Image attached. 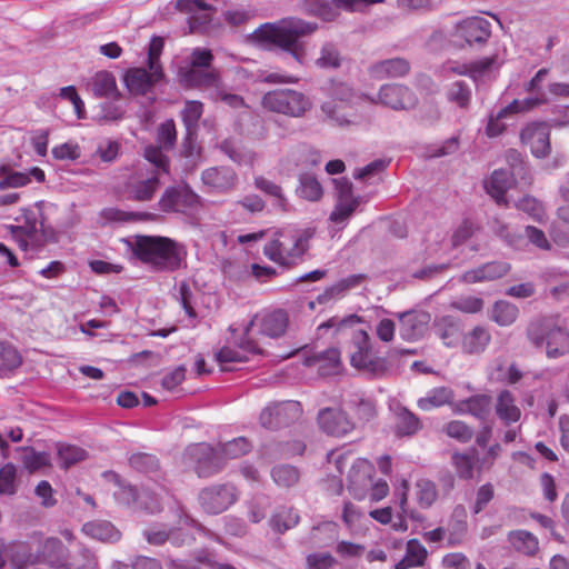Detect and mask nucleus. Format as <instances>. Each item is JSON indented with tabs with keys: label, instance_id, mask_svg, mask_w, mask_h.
Masks as SVG:
<instances>
[{
	"label": "nucleus",
	"instance_id": "obj_1",
	"mask_svg": "<svg viewBox=\"0 0 569 569\" xmlns=\"http://www.w3.org/2000/svg\"><path fill=\"white\" fill-rule=\"evenodd\" d=\"M68 556V548L59 538L43 537L41 532H34L29 541L21 542L10 562L14 569H26L39 563L53 569H99L97 557L88 548L80 550L82 563L69 562Z\"/></svg>",
	"mask_w": 569,
	"mask_h": 569
},
{
	"label": "nucleus",
	"instance_id": "obj_2",
	"mask_svg": "<svg viewBox=\"0 0 569 569\" xmlns=\"http://www.w3.org/2000/svg\"><path fill=\"white\" fill-rule=\"evenodd\" d=\"M317 29L318 24L316 22L290 17L276 23H264L254 31V34L260 42L282 49L302 64L307 52L301 39L312 34Z\"/></svg>",
	"mask_w": 569,
	"mask_h": 569
},
{
	"label": "nucleus",
	"instance_id": "obj_3",
	"mask_svg": "<svg viewBox=\"0 0 569 569\" xmlns=\"http://www.w3.org/2000/svg\"><path fill=\"white\" fill-rule=\"evenodd\" d=\"M132 252L142 263L156 271L172 272L186 258L183 246L168 237L138 234Z\"/></svg>",
	"mask_w": 569,
	"mask_h": 569
},
{
	"label": "nucleus",
	"instance_id": "obj_4",
	"mask_svg": "<svg viewBox=\"0 0 569 569\" xmlns=\"http://www.w3.org/2000/svg\"><path fill=\"white\" fill-rule=\"evenodd\" d=\"M312 234L310 230L279 232L264 246L263 252L276 263L293 264L308 250Z\"/></svg>",
	"mask_w": 569,
	"mask_h": 569
},
{
	"label": "nucleus",
	"instance_id": "obj_5",
	"mask_svg": "<svg viewBox=\"0 0 569 569\" xmlns=\"http://www.w3.org/2000/svg\"><path fill=\"white\" fill-rule=\"evenodd\" d=\"M527 336L536 347H542L546 341L548 358H558L569 352V332L557 326L552 317L531 321Z\"/></svg>",
	"mask_w": 569,
	"mask_h": 569
},
{
	"label": "nucleus",
	"instance_id": "obj_6",
	"mask_svg": "<svg viewBox=\"0 0 569 569\" xmlns=\"http://www.w3.org/2000/svg\"><path fill=\"white\" fill-rule=\"evenodd\" d=\"M349 336L350 365L373 377L385 376L389 370L388 361L386 358L372 353L368 332L362 329H352Z\"/></svg>",
	"mask_w": 569,
	"mask_h": 569
},
{
	"label": "nucleus",
	"instance_id": "obj_7",
	"mask_svg": "<svg viewBox=\"0 0 569 569\" xmlns=\"http://www.w3.org/2000/svg\"><path fill=\"white\" fill-rule=\"evenodd\" d=\"M261 107L272 113L301 118L311 110L312 101L302 91L283 88L266 92L261 98Z\"/></svg>",
	"mask_w": 569,
	"mask_h": 569
},
{
	"label": "nucleus",
	"instance_id": "obj_8",
	"mask_svg": "<svg viewBox=\"0 0 569 569\" xmlns=\"http://www.w3.org/2000/svg\"><path fill=\"white\" fill-rule=\"evenodd\" d=\"M386 0H299V9L323 21H333L341 10L355 11L358 3L371 6L382 3Z\"/></svg>",
	"mask_w": 569,
	"mask_h": 569
},
{
	"label": "nucleus",
	"instance_id": "obj_9",
	"mask_svg": "<svg viewBox=\"0 0 569 569\" xmlns=\"http://www.w3.org/2000/svg\"><path fill=\"white\" fill-rule=\"evenodd\" d=\"M491 36V24L481 17H470L457 22L451 32L453 42L465 46L485 44Z\"/></svg>",
	"mask_w": 569,
	"mask_h": 569
},
{
	"label": "nucleus",
	"instance_id": "obj_10",
	"mask_svg": "<svg viewBox=\"0 0 569 569\" xmlns=\"http://www.w3.org/2000/svg\"><path fill=\"white\" fill-rule=\"evenodd\" d=\"M159 206L164 212L184 213L186 209L200 208L201 198L187 183H180L164 190Z\"/></svg>",
	"mask_w": 569,
	"mask_h": 569
},
{
	"label": "nucleus",
	"instance_id": "obj_11",
	"mask_svg": "<svg viewBox=\"0 0 569 569\" xmlns=\"http://www.w3.org/2000/svg\"><path fill=\"white\" fill-rule=\"evenodd\" d=\"M184 458L188 462L194 465L199 477H208L220 470L219 449L212 448L208 443H193L187 447Z\"/></svg>",
	"mask_w": 569,
	"mask_h": 569
},
{
	"label": "nucleus",
	"instance_id": "obj_12",
	"mask_svg": "<svg viewBox=\"0 0 569 569\" xmlns=\"http://www.w3.org/2000/svg\"><path fill=\"white\" fill-rule=\"evenodd\" d=\"M237 500V490L232 485H214L204 488L199 493L202 509L212 515L221 513Z\"/></svg>",
	"mask_w": 569,
	"mask_h": 569
},
{
	"label": "nucleus",
	"instance_id": "obj_13",
	"mask_svg": "<svg viewBox=\"0 0 569 569\" xmlns=\"http://www.w3.org/2000/svg\"><path fill=\"white\" fill-rule=\"evenodd\" d=\"M520 140L538 159L547 158L551 152L550 128L543 121L527 123L520 131Z\"/></svg>",
	"mask_w": 569,
	"mask_h": 569
},
{
	"label": "nucleus",
	"instance_id": "obj_14",
	"mask_svg": "<svg viewBox=\"0 0 569 569\" xmlns=\"http://www.w3.org/2000/svg\"><path fill=\"white\" fill-rule=\"evenodd\" d=\"M288 315L283 310H272L256 315L244 328V335H251L254 327L261 335L278 338L282 336L288 327Z\"/></svg>",
	"mask_w": 569,
	"mask_h": 569
},
{
	"label": "nucleus",
	"instance_id": "obj_15",
	"mask_svg": "<svg viewBox=\"0 0 569 569\" xmlns=\"http://www.w3.org/2000/svg\"><path fill=\"white\" fill-rule=\"evenodd\" d=\"M378 100L393 110H409L418 103V98L410 88L397 83L383 84L378 92Z\"/></svg>",
	"mask_w": 569,
	"mask_h": 569
},
{
	"label": "nucleus",
	"instance_id": "obj_16",
	"mask_svg": "<svg viewBox=\"0 0 569 569\" xmlns=\"http://www.w3.org/2000/svg\"><path fill=\"white\" fill-rule=\"evenodd\" d=\"M373 475L375 467L367 459H358L351 466L348 473V490L351 492L355 499L363 500L367 498Z\"/></svg>",
	"mask_w": 569,
	"mask_h": 569
},
{
	"label": "nucleus",
	"instance_id": "obj_17",
	"mask_svg": "<svg viewBox=\"0 0 569 569\" xmlns=\"http://www.w3.org/2000/svg\"><path fill=\"white\" fill-rule=\"evenodd\" d=\"M262 349L249 336L244 338L237 346H224L217 353V361L223 366L224 370H230L227 365L246 362L251 356L261 355Z\"/></svg>",
	"mask_w": 569,
	"mask_h": 569
},
{
	"label": "nucleus",
	"instance_id": "obj_18",
	"mask_svg": "<svg viewBox=\"0 0 569 569\" xmlns=\"http://www.w3.org/2000/svg\"><path fill=\"white\" fill-rule=\"evenodd\" d=\"M318 423L322 431L335 437H343L355 429V423L349 419L347 412L335 408L320 410Z\"/></svg>",
	"mask_w": 569,
	"mask_h": 569
},
{
	"label": "nucleus",
	"instance_id": "obj_19",
	"mask_svg": "<svg viewBox=\"0 0 569 569\" xmlns=\"http://www.w3.org/2000/svg\"><path fill=\"white\" fill-rule=\"evenodd\" d=\"M430 315L426 311H408L399 317V333L403 340L416 341L427 331Z\"/></svg>",
	"mask_w": 569,
	"mask_h": 569
},
{
	"label": "nucleus",
	"instance_id": "obj_20",
	"mask_svg": "<svg viewBox=\"0 0 569 569\" xmlns=\"http://www.w3.org/2000/svg\"><path fill=\"white\" fill-rule=\"evenodd\" d=\"M335 189L337 192V210L338 213H353L357 210H362V203L367 201L365 196H355L351 181L346 178L333 179Z\"/></svg>",
	"mask_w": 569,
	"mask_h": 569
},
{
	"label": "nucleus",
	"instance_id": "obj_21",
	"mask_svg": "<svg viewBox=\"0 0 569 569\" xmlns=\"http://www.w3.org/2000/svg\"><path fill=\"white\" fill-rule=\"evenodd\" d=\"M201 180L209 191L226 192L234 187L237 174L229 167H213L201 173Z\"/></svg>",
	"mask_w": 569,
	"mask_h": 569
},
{
	"label": "nucleus",
	"instance_id": "obj_22",
	"mask_svg": "<svg viewBox=\"0 0 569 569\" xmlns=\"http://www.w3.org/2000/svg\"><path fill=\"white\" fill-rule=\"evenodd\" d=\"M509 270V263L503 261H491L463 272L460 277V281L463 283L493 281L507 274Z\"/></svg>",
	"mask_w": 569,
	"mask_h": 569
},
{
	"label": "nucleus",
	"instance_id": "obj_23",
	"mask_svg": "<svg viewBox=\"0 0 569 569\" xmlns=\"http://www.w3.org/2000/svg\"><path fill=\"white\" fill-rule=\"evenodd\" d=\"M495 413L505 426H510L521 419V409L510 390L503 389L498 392L495 401Z\"/></svg>",
	"mask_w": 569,
	"mask_h": 569
},
{
	"label": "nucleus",
	"instance_id": "obj_24",
	"mask_svg": "<svg viewBox=\"0 0 569 569\" xmlns=\"http://www.w3.org/2000/svg\"><path fill=\"white\" fill-rule=\"evenodd\" d=\"M23 217L27 218L24 224L12 226L11 233L18 240L20 248L26 250L28 246L40 244L43 241L41 233L43 222H40L39 228L36 216Z\"/></svg>",
	"mask_w": 569,
	"mask_h": 569
},
{
	"label": "nucleus",
	"instance_id": "obj_25",
	"mask_svg": "<svg viewBox=\"0 0 569 569\" xmlns=\"http://www.w3.org/2000/svg\"><path fill=\"white\" fill-rule=\"evenodd\" d=\"M491 342V333L483 326H476L461 337V350L467 355L482 353Z\"/></svg>",
	"mask_w": 569,
	"mask_h": 569
},
{
	"label": "nucleus",
	"instance_id": "obj_26",
	"mask_svg": "<svg viewBox=\"0 0 569 569\" xmlns=\"http://www.w3.org/2000/svg\"><path fill=\"white\" fill-rule=\"evenodd\" d=\"M516 180L509 170L497 169L491 173L486 189L497 203L506 202V192L515 184Z\"/></svg>",
	"mask_w": 569,
	"mask_h": 569
},
{
	"label": "nucleus",
	"instance_id": "obj_27",
	"mask_svg": "<svg viewBox=\"0 0 569 569\" xmlns=\"http://www.w3.org/2000/svg\"><path fill=\"white\" fill-rule=\"evenodd\" d=\"M492 407L491 397L485 393L475 395L459 402L456 412L468 413L479 420H486Z\"/></svg>",
	"mask_w": 569,
	"mask_h": 569
},
{
	"label": "nucleus",
	"instance_id": "obj_28",
	"mask_svg": "<svg viewBox=\"0 0 569 569\" xmlns=\"http://www.w3.org/2000/svg\"><path fill=\"white\" fill-rule=\"evenodd\" d=\"M127 89L136 96H146L154 87L153 77L143 68H133L124 76Z\"/></svg>",
	"mask_w": 569,
	"mask_h": 569
},
{
	"label": "nucleus",
	"instance_id": "obj_29",
	"mask_svg": "<svg viewBox=\"0 0 569 569\" xmlns=\"http://www.w3.org/2000/svg\"><path fill=\"white\" fill-rule=\"evenodd\" d=\"M370 70L377 78H398L409 73L410 63L405 58H392L376 62Z\"/></svg>",
	"mask_w": 569,
	"mask_h": 569
},
{
	"label": "nucleus",
	"instance_id": "obj_30",
	"mask_svg": "<svg viewBox=\"0 0 569 569\" xmlns=\"http://www.w3.org/2000/svg\"><path fill=\"white\" fill-rule=\"evenodd\" d=\"M395 417V431L399 437H411L422 429L419 417L406 407L398 408Z\"/></svg>",
	"mask_w": 569,
	"mask_h": 569
},
{
	"label": "nucleus",
	"instance_id": "obj_31",
	"mask_svg": "<svg viewBox=\"0 0 569 569\" xmlns=\"http://www.w3.org/2000/svg\"><path fill=\"white\" fill-rule=\"evenodd\" d=\"M435 328L442 342L452 348L458 345L460 337V323L453 316H441L435 320Z\"/></svg>",
	"mask_w": 569,
	"mask_h": 569
},
{
	"label": "nucleus",
	"instance_id": "obj_32",
	"mask_svg": "<svg viewBox=\"0 0 569 569\" xmlns=\"http://www.w3.org/2000/svg\"><path fill=\"white\" fill-rule=\"evenodd\" d=\"M510 546L519 553L533 557L539 551L538 538L527 530H512L508 533Z\"/></svg>",
	"mask_w": 569,
	"mask_h": 569
},
{
	"label": "nucleus",
	"instance_id": "obj_33",
	"mask_svg": "<svg viewBox=\"0 0 569 569\" xmlns=\"http://www.w3.org/2000/svg\"><path fill=\"white\" fill-rule=\"evenodd\" d=\"M82 531L93 539L102 542H117L121 532L109 521L94 520L83 525Z\"/></svg>",
	"mask_w": 569,
	"mask_h": 569
},
{
	"label": "nucleus",
	"instance_id": "obj_34",
	"mask_svg": "<svg viewBox=\"0 0 569 569\" xmlns=\"http://www.w3.org/2000/svg\"><path fill=\"white\" fill-rule=\"evenodd\" d=\"M455 399V392L449 387H437L431 389L426 397L418 399L417 406L423 411L449 405Z\"/></svg>",
	"mask_w": 569,
	"mask_h": 569
},
{
	"label": "nucleus",
	"instance_id": "obj_35",
	"mask_svg": "<svg viewBox=\"0 0 569 569\" xmlns=\"http://www.w3.org/2000/svg\"><path fill=\"white\" fill-rule=\"evenodd\" d=\"M257 189L271 198L272 207L277 211H289V204L283 196L282 188L276 182L260 176L254 178Z\"/></svg>",
	"mask_w": 569,
	"mask_h": 569
},
{
	"label": "nucleus",
	"instance_id": "obj_36",
	"mask_svg": "<svg viewBox=\"0 0 569 569\" xmlns=\"http://www.w3.org/2000/svg\"><path fill=\"white\" fill-rule=\"evenodd\" d=\"M22 365V356L12 343L0 339V376H8Z\"/></svg>",
	"mask_w": 569,
	"mask_h": 569
},
{
	"label": "nucleus",
	"instance_id": "obj_37",
	"mask_svg": "<svg viewBox=\"0 0 569 569\" xmlns=\"http://www.w3.org/2000/svg\"><path fill=\"white\" fill-rule=\"evenodd\" d=\"M315 361L318 363V371L321 376L337 375L341 369V355L337 348H329L318 353Z\"/></svg>",
	"mask_w": 569,
	"mask_h": 569
},
{
	"label": "nucleus",
	"instance_id": "obj_38",
	"mask_svg": "<svg viewBox=\"0 0 569 569\" xmlns=\"http://www.w3.org/2000/svg\"><path fill=\"white\" fill-rule=\"evenodd\" d=\"M519 316V309L516 305L499 300L493 303L490 319L500 327L511 326Z\"/></svg>",
	"mask_w": 569,
	"mask_h": 569
},
{
	"label": "nucleus",
	"instance_id": "obj_39",
	"mask_svg": "<svg viewBox=\"0 0 569 569\" xmlns=\"http://www.w3.org/2000/svg\"><path fill=\"white\" fill-rule=\"evenodd\" d=\"M92 92L98 98L116 96L120 93L117 89V82L114 76L109 71H100L92 78Z\"/></svg>",
	"mask_w": 569,
	"mask_h": 569
},
{
	"label": "nucleus",
	"instance_id": "obj_40",
	"mask_svg": "<svg viewBox=\"0 0 569 569\" xmlns=\"http://www.w3.org/2000/svg\"><path fill=\"white\" fill-rule=\"evenodd\" d=\"M296 192L299 198L308 201H318L323 194L322 187L318 179L309 173L300 174L299 186Z\"/></svg>",
	"mask_w": 569,
	"mask_h": 569
},
{
	"label": "nucleus",
	"instance_id": "obj_41",
	"mask_svg": "<svg viewBox=\"0 0 569 569\" xmlns=\"http://www.w3.org/2000/svg\"><path fill=\"white\" fill-rule=\"evenodd\" d=\"M251 448L252 445L247 438L238 437L222 443L218 449L220 459H237L250 452Z\"/></svg>",
	"mask_w": 569,
	"mask_h": 569
},
{
	"label": "nucleus",
	"instance_id": "obj_42",
	"mask_svg": "<svg viewBox=\"0 0 569 569\" xmlns=\"http://www.w3.org/2000/svg\"><path fill=\"white\" fill-rule=\"evenodd\" d=\"M203 114V103L198 100H187L180 112L186 130H198L199 120Z\"/></svg>",
	"mask_w": 569,
	"mask_h": 569
},
{
	"label": "nucleus",
	"instance_id": "obj_43",
	"mask_svg": "<svg viewBox=\"0 0 569 569\" xmlns=\"http://www.w3.org/2000/svg\"><path fill=\"white\" fill-rule=\"evenodd\" d=\"M476 455L473 453H461L453 452L451 456V462L455 467L457 476L460 479H472L475 468Z\"/></svg>",
	"mask_w": 569,
	"mask_h": 569
},
{
	"label": "nucleus",
	"instance_id": "obj_44",
	"mask_svg": "<svg viewBox=\"0 0 569 569\" xmlns=\"http://www.w3.org/2000/svg\"><path fill=\"white\" fill-rule=\"evenodd\" d=\"M271 477L277 486L289 488L298 483L300 473L298 469L290 465L277 466L271 471Z\"/></svg>",
	"mask_w": 569,
	"mask_h": 569
},
{
	"label": "nucleus",
	"instance_id": "obj_45",
	"mask_svg": "<svg viewBox=\"0 0 569 569\" xmlns=\"http://www.w3.org/2000/svg\"><path fill=\"white\" fill-rule=\"evenodd\" d=\"M442 431L451 439L467 443L473 438V429L461 420H451L442 427Z\"/></svg>",
	"mask_w": 569,
	"mask_h": 569
},
{
	"label": "nucleus",
	"instance_id": "obj_46",
	"mask_svg": "<svg viewBox=\"0 0 569 569\" xmlns=\"http://www.w3.org/2000/svg\"><path fill=\"white\" fill-rule=\"evenodd\" d=\"M316 64L321 69H336L341 64L340 52L332 42H326L320 50Z\"/></svg>",
	"mask_w": 569,
	"mask_h": 569
},
{
	"label": "nucleus",
	"instance_id": "obj_47",
	"mask_svg": "<svg viewBox=\"0 0 569 569\" xmlns=\"http://www.w3.org/2000/svg\"><path fill=\"white\" fill-rule=\"evenodd\" d=\"M483 307V300L476 296H460L449 303L450 309L468 315L478 313Z\"/></svg>",
	"mask_w": 569,
	"mask_h": 569
},
{
	"label": "nucleus",
	"instance_id": "obj_48",
	"mask_svg": "<svg viewBox=\"0 0 569 569\" xmlns=\"http://www.w3.org/2000/svg\"><path fill=\"white\" fill-rule=\"evenodd\" d=\"M416 497L420 507L429 508L438 497L436 485L428 479H420L416 483Z\"/></svg>",
	"mask_w": 569,
	"mask_h": 569
},
{
	"label": "nucleus",
	"instance_id": "obj_49",
	"mask_svg": "<svg viewBox=\"0 0 569 569\" xmlns=\"http://www.w3.org/2000/svg\"><path fill=\"white\" fill-rule=\"evenodd\" d=\"M0 189L19 188L30 182L26 172L12 171L8 166H0Z\"/></svg>",
	"mask_w": 569,
	"mask_h": 569
},
{
	"label": "nucleus",
	"instance_id": "obj_50",
	"mask_svg": "<svg viewBox=\"0 0 569 569\" xmlns=\"http://www.w3.org/2000/svg\"><path fill=\"white\" fill-rule=\"evenodd\" d=\"M447 97L458 107L468 108L471 101V89L465 81H456L451 84Z\"/></svg>",
	"mask_w": 569,
	"mask_h": 569
},
{
	"label": "nucleus",
	"instance_id": "obj_51",
	"mask_svg": "<svg viewBox=\"0 0 569 569\" xmlns=\"http://www.w3.org/2000/svg\"><path fill=\"white\" fill-rule=\"evenodd\" d=\"M27 452L22 458L23 467L29 472L38 471L51 465L50 456L47 452H37L32 448H23Z\"/></svg>",
	"mask_w": 569,
	"mask_h": 569
},
{
	"label": "nucleus",
	"instance_id": "obj_52",
	"mask_svg": "<svg viewBox=\"0 0 569 569\" xmlns=\"http://www.w3.org/2000/svg\"><path fill=\"white\" fill-rule=\"evenodd\" d=\"M506 158L510 167V174L516 179L526 180L529 174V168L521 153L516 149H510L507 151Z\"/></svg>",
	"mask_w": 569,
	"mask_h": 569
},
{
	"label": "nucleus",
	"instance_id": "obj_53",
	"mask_svg": "<svg viewBox=\"0 0 569 569\" xmlns=\"http://www.w3.org/2000/svg\"><path fill=\"white\" fill-rule=\"evenodd\" d=\"M177 141L176 124L172 119L162 122L158 128L157 142L164 150H171Z\"/></svg>",
	"mask_w": 569,
	"mask_h": 569
},
{
	"label": "nucleus",
	"instance_id": "obj_54",
	"mask_svg": "<svg viewBox=\"0 0 569 569\" xmlns=\"http://www.w3.org/2000/svg\"><path fill=\"white\" fill-rule=\"evenodd\" d=\"M470 64L472 79L477 80L491 70H498L501 67L502 61L498 60V54H492L490 57H483L481 59L472 61L470 62Z\"/></svg>",
	"mask_w": 569,
	"mask_h": 569
},
{
	"label": "nucleus",
	"instance_id": "obj_55",
	"mask_svg": "<svg viewBox=\"0 0 569 569\" xmlns=\"http://www.w3.org/2000/svg\"><path fill=\"white\" fill-rule=\"evenodd\" d=\"M298 521L299 516L296 511L292 509H282L272 517L271 526L276 531L284 532L295 527Z\"/></svg>",
	"mask_w": 569,
	"mask_h": 569
},
{
	"label": "nucleus",
	"instance_id": "obj_56",
	"mask_svg": "<svg viewBox=\"0 0 569 569\" xmlns=\"http://www.w3.org/2000/svg\"><path fill=\"white\" fill-rule=\"evenodd\" d=\"M17 469L11 462L6 463L0 469V495H13L17 490L16 485Z\"/></svg>",
	"mask_w": 569,
	"mask_h": 569
},
{
	"label": "nucleus",
	"instance_id": "obj_57",
	"mask_svg": "<svg viewBox=\"0 0 569 569\" xmlns=\"http://www.w3.org/2000/svg\"><path fill=\"white\" fill-rule=\"evenodd\" d=\"M162 149L163 148L161 146L149 144L143 150V157L162 172L169 173V159L163 154Z\"/></svg>",
	"mask_w": 569,
	"mask_h": 569
},
{
	"label": "nucleus",
	"instance_id": "obj_58",
	"mask_svg": "<svg viewBox=\"0 0 569 569\" xmlns=\"http://www.w3.org/2000/svg\"><path fill=\"white\" fill-rule=\"evenodd\" d=\"M58 457L60 466L67 469L78 461L83 460L86 457V451L77 446L66 445L58 449Z\"/></svg>",
	"mask_w": 569,
	"mask_h": 569
},
{
	"label": "nucleus",
	"instance_id": "obj_59",
	"mask_svg": "<svg viewBox=\"0 0 569 569\" xmlns=\"http://www.w3.org/2000/svg\"><path fill=\"white\" fill-rule=\"evenodd\" d=\"M293 406L292 403H277L264 408L259 417L260 423L267 428L272 429L279 425L278 417L287 410V407Z\"/></svg>",
	"mask_w": 569,
	"mask_h": 569
},
{
	"label": "nucleus",
	"instance_id": "obj_60",
	"mask_svg": "<svg viewBox=\"0 0 569 569\" xmlns=\"http://www.w3.org/2000/svg\"><path fill=\"white\" fill-rule=\"evenodd\" d=\"M160 184V180L157 176L149 179L142 180L137 183L132 189L133 198L140 201L150 200Z\"/></svg>",
	"mask_w": 569,
	"mask_h": 569
},
{
	"label": "nucleus",
	"instance_id": "obj_61",
	"mask_svg": "<svg viewBox=\"0 0 569 569\" xmlns=\"http://www.w3.org/2000/svg\"><path fill=\"white\" fill-rule=\"evenodd\" d=\"M406 556L415 567H421L427 560L428 551L418 539H410L406 546Z\"/></svg>",
	"mask_w": 569,
	"mask_h": 569
},
{
	"label": "nucleus",
	"instance_id": "obj_62",
	"mask_svg": "<svg viewBox=\"0 0 569 569\" xmlns=\"http://www.w3.org/2000/svg\"><path fill=\"white\" fill-rule=\"evenodd\" d=\"M505 119L507 118L501 110L496 113L490 112L485 127V134L490 139L500 137L507 129V126L503 122Z\"/></svg>",
	"mask_w": 569,
	"mask_h": 569
},
{
	"label": "nucleus",
	"instance_id": "obj_63",
	"mask_svg": "<svg viewBox=\"0 0 569 569\" xmlns=\"http://www.w3.org/2000/svg\"><path fill=\"white\" fill-rule=\"evenodd\" d=\"M131 467L141 472H151L158 469L159 462L153 455L136 453L129 459Z\"/></svg>",
	"mask_w": 569,
	"mask_h": 569
},
{
	"label": "nucleus",
	"instance_id": "obj_64",
	"mask_svg": "<svg viewBox=\"0 0 569 569\" xmlns=\"http://www.w3.org/2000/svg\"><path fill=\"white\" fill-rule=\"evenodd\" d=\"M336 562L329 552L310 553L306 558L307 569H331Z\"/></svg>",
	"mask_w": 569,
	"mask_h": 569
}]
</instances>
